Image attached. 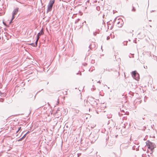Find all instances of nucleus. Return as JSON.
<instances>
[{
    "mask_svg": "<svg viewBox=\"0 0 157 157\" xmlns=\"http://www.w3.org/2000/svg\"><path fill=\"white\" fill-rule=\"evenodd\" d=\"M55 2V0H50L48 5L47 12H50L52 10V8L54 3Z\"/></svg>",
    "mask_w": 157,
    "mask_h": 157,
    "instance_id": "f257e3e1",
    "label": "nucleus"
},
{
    "mask_svg": "<svg viewBox=\"0 0 157 157\" xmlns=\"http://www.w3.org/2000/svg\"><path fill=\"white\" fill-rule=\"evenodd\" d=\"M19 10V8L17 7L16 9H15L13 11L12 14V16L11 18V21L10 22V24H11L12 22V21L13 20L15 16L17 14Z\"/></svg>",
    "mask_w": 157,
    "mask_h": 157,
    "instance_id": "f03ea898",
    "label": "nucleus"
},
{
    "mask_svg": "<svg viewBox=\"0 0 157 157\" xmlns=\"http://www.w3.org/2000/svg\"><path fill=\"white\" fill-rule=\"evenodd\" d=\"M155 145H153L151 143H150V144H149L148 146V147L149 149V150L151 151L150 155H151L152 153L153 152V151L155 147Z\"/></svg>",
    "mask_w": 157,
    "mask_h": 157,
    "instance_id": "7ed1b4c3",
    "label": "nucleus"
},
{
    "mask_svg": "<svg viewBox=\"0 0 157 157\" xmlns=\"http://www.w3.org/2000/svg\"><path fill=\"white\" fill-rule=\"evenodd\" d=\"M123 24V21L122 19H118L117 21V26L119 27H121L122 26Z\"/></svg>",
    "mask_w": 157,
    "mask_h": 157,
    "instance_id": "20e7f679",
    "label": "nucleus"
},
{
    "mask_svg": "<svg viewBox=\"0 0 157 157\" xmlns=\"http://www.w3.org/2000/svg\"><path fill=\"white\" fill-rule=\"evenodd\" d=\"M137 73V71H132L131 74L132 78L136 80H137L136 77V75Z\"/></svg>",
    "mask_w": 157,
    "mask_h": 157,
    "instance_id": "39448f33",
    "label": "nucleus"
},
{
    "mask_svg": "<svg viewBox=\"0 0 157 157\" xmlns=\"http://www.w3.org/2000/svg\"><path fill=\"white\" fill-rule=\"evenodd\" d=\"M126 112L125 113L124 110H121V113H119V116H121V115H123L124 114H126Z\"/></svg>",
    "mask_w": 157,
    "mask_h": 157,
    "instance_id": "423d86ee",
    "label": "nucleus"
},
{
    "mask_svg": "<svg viewBox=\"0 0 157 157\" xmlns=\"http://www.w3.org/2000/svg\"><path fill=\"white\" fill-rule=\"evenodd\" d=\"M44 33L43 32V29H42L40 31V32L38 33L37 35H38V36H40L41 35H43Z\"/></svg>",
    "mask_w": 157,
    "mask_h": 157,
    "instance_id": "0eeeda50",
    "label": "nucleus"
},
{
    "mask_svg": "<svg viewBox=\"0 0 157 157\" xmlns=\"http://www.w3.org/2000/svg\"><path fill=\"white\" fill-rule=\"evenodd\" d=\"M136 146H133L132 149L133 150H135L136 149V150L137 151V148H136Z\"/></svg>",
    "mask_w": 157,
    "mask_h": 157,
    "instance_id": "6e6552de",
    "label": "nucleus"
},
{
    "mask_svg": "<svg viewBox=\"0 0 157 157\" xmlns=\"http://www.w3.org/2000/svg\"><path fill=\"white\" fill-rule=\"evenodd\" d=\"M23 139L22 138H21L20 139H18V140H17V141H21V140H22Z\"/></svg>",
    "mask_w": 157,
    "mask_h": 157,
    "instance_id": "1a4fd4ad",
    "label": "nucleus"
},
{
    "mask_svg": "<svg viewBox=\"0 0 157 157\" xmlns=\"http://www.w3.org/2000/svg\"><path fill=\"white\" fill-rule=\"evenodd\" d=\"M132 11H136V9H135L134 7H133V6H132Z\"/></svg>",
    "mask_w": 157,
    "mask_h": 157,
    "instance_id": "9d476101",
    "label": "nucleus"
},
{
    "mask_svg": "<svg viewBox=\"0 0 157 157\" xmlns=\"http://www.w3.org/2000/svg\"><path fill=\"white\" fill-rule=\"evenodd\" d=\"M38 41V40H36V42H35V43H36L35 45H36L34 46H35V47L37 46V43Z\"/></svg>",
    "mask_w": 157,
    "mask_h": 157,
    "instance_id": "9b49d317",
    "label": "nucleus"
},
{
    "mask_svg": "<svg viewBox=\"0 0 157 157\" xmlns=\"http://www.w3.org/2000/svg\"><path fill=\"white\" fill-rule=\"evenodd\" d=\"M26 134H25V135H24V136H23L22 137V138H23V139H24V138H25V137H26Z\"/></svg>",
    "mask_w": 157,
    "mask_h": 157,
    "instance_id": "f8f14e48",
    "label": "nucleus"
},
{
    "mask_svg": "<svg viewBox=\"0 0 157 157\" xmlns=\"http://www.w3.org/2000/svg\"><path fill=\"white\" fill-rule=\"evenodd\" d=\"M21 127H19L18 128V130L17 131V133L20 130V129H21Z\"/></svg>",
    "mask_w": 157,
    "mask_h": 157,
    "instance_id": "ddd939ff",
    "label": "nucleus"
},
{
    "mask_svg": "<svg viewBox=\"0 0 157 157\" xmlns=\"http://www.w3.org/2000/svg\"><path fill=\"white\" fill-rule=\"evenodd\" d=\"M80 20V19H78L77 21H76L75 22V24H76L77 23V22Z\"/></svg>",
    "mask_w": 157,
    "mask_h": 157,
    "instance_id": "4468645a",
    "label": "nucleus"
},
{
    "mask_svg": "<svg viewBox=\"0 0 157 157\" xmlns=\"http://www.w3.org/2000/svg\"><path fill=\"white\" fill-rule=\"evenodd\" d=\"M40 36H38V35H37V40H38L40 38Z\"/></svg>",
    "mask_w": 157,
    "mask_h": 157,
    "instance_id": "2eb2a0df",
    "label": "nucleus"
},
{
    "mask_svg": "<svg viewBox=\"0 0 157 157\" xmlns=\"http://www.w3.org/2000/svg\"><path fill=\"white\" fill-rule=\"evenodd\" d=\"M91 45H92V44H90L89 46V48H90V49H92V47H91Z\"/></svg>",
    "mask_w": 157,
    "mask_h": 157,
    "instance_id": "dca6fc26",
    "label": "nucleus"
},
{
    "mask_svg": "<svg viewBox=\"0 0 157 157\" xmlns=\"http://www.w3.org/2000/svg\"><path fill=\"white\" fill-rule=\"evenodd\" d=\"M59 111V108H58V109H57V111H56V113H57L58 112V111Z\"/></svg>",
    "mask_w": 157,
    "mask_h": 157,
    "instance_id": "f3484780",
    "label": "nucleus"
},
{
    "mask_svg": "<svg viewBox=\"0 0 157 157\" xmlns=\"http://www.w3.org/2000/svg\"><path fill=\"white\" fill-rule=\"evenodd\" d=\"M81 153H78V157L79 156H80L81 155Z\"/></svg>",
    "mask_w": 157,
    "mask_h": 157,
    "instance_id": "a211bd4d",
    "label": "nucleus"
},
{
    "mask_svg": "<svg viewBox=\"0 0 157 157\" xmlns=\"http://www.w3.org/2000/svg\"><path fill=\"white\" fill-rule=\"evenodd\" d=\"M110 39V37L109 36H107V40H109Z\"/></svg>",
    "mask_w": 157,
    "mask_h": 157,
    "instance_id": "6ab92c4d",
    "label": "nucleus"
},
{
    "mask_svg": "<svg viewBox=\"0 0 157 157\" xmlns=\"http://www.w3.org/2000/svg\"><path fill=\"white\" fill-rule=\"evenodd\" d=\"M29 133V132L28 131L27 132V133L25 134H26V135H27V134Z\"/></svg>",
    "mask_w": 157,
    "mask_h": 157,
    "instance_id": "aec40b11",
    "label": "nucleus"
},
{
    "mask_svg": "<svg viewBox=\"0 0 157 157\" xmlns=\"http://www.w3.org/2000/svg\"><path fill=\"white\" fill-rule=\"evenodd\" d=\"M148 156L149 157H151V156H152V155H151V156L149 155H148Z\"/></svg>",
    "mask_w": 157,
    "mask_h": 157,
    "instance_id": "412c9836",
    "label": "nucleus"
},
{
    "mask_svg": "<svg viewBox=\"0 0 157 157\" xmlns=\"http://www.w3.org/2000/svg\"><path fill=\"white\" fill-rule=\"evenodd\" d=\"M135 43H136V40H135Z\"/></svg>",
    "mask_w": 157,
    "mask_h": 157,
    "instance_id": "4be33fe9",
    "label": "nucleus"
},
{
    "mask_svg": "<svg viewBox=\"0 0 157 157\" xmlns=\"http://www.w3.org/2000/svg\"><path fill=\"white\" fill-rule=\"evenodd\" d=\"M98 82V83H101V82H100V81H98V82Z\"/></svg>",
    "mask_w": 157,
    "mask_h": 157,
    "instance_id": "5701e85b",
    "label": "nucleus"
},
{
    "mask_svg": "<svg viewBox=\"0 0 157 157\" xmlns=\"http://www.w3.org/2000/svg\"><path fill=\"white\" fill-rule=\"evenodd\" d=\"M32 97V95L31 94V95H30V98H31V97Z\"/></svg>",
    "mask_w": 157,
    "mask_h": 157,
    "instance_id": "b1692460",
    "label": "nucleus"
},
{
    "mask_svg": "<svg viewBox=\"0 0 157 157\" xmlns=\"http://www.w3.org/2000/svg\"><path fill=\"white\" fill-rule=\"evenodd\" d=\"M80 75H81V73H80Z\"/></svg>",
    "mask_w": 157,
    "mask_h": 157,
    "instance_id": "393cba45",
    "label": "nucleus"
},
{
    "mask_svg": "<svg viewBox=\"0 0 157 157\" xmlns=\"http://www.w3.org/2000/svg\"><path fill=\"white\" fill-rule=\"evenodd\" d=\"M33 44V43H32V44H31V45H32Z\"/></svg>",
    "mask_w": 157,
    "mask_h": 157,
    "instance_id": "a878e982",
    "label": "nucleus"
},
{
    "mask_svg": "<svg viewBox=\"0 0 157 157\" xmlns=\"http://www.w3.org/2000/svg\"><path fill=\"white\" fill-rule=\"evenodd\" d=\"M143 129L144 130V128Z\"/></svg>",
    "mask_w": 157,
    "mask_h": 157,
    "instance_id": "bb28decb",
    "label": "nucleus"
},
{
    "mask_svg": "<svg viewBox=\"0 0 157 157\" xmlns=\"http://www.w3.org/2000/svg\"><path fill=\"white\" fill-rule=\"evenodd\" d=\"M138 75H139V74H138Z\"/></svg>",
    "mask_w": 157,
    "mask_h": 157,
    "instance_id": "cd10ccee",
    "label": "nucleus"
}]
</instances>
